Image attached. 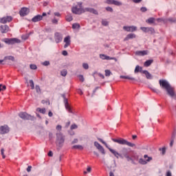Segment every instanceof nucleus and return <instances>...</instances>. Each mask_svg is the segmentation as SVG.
<instances>
[{"instance_id":"nucleus-1","label":"nucleus","mask_w":176,"mask_h":176,"mask_svg":"<svg viewBox=\"0 0 176 176\" xmlns=\"http://www.w3.org/2000/svg\"><path fill=\"white\" fill-rule=\"evenodd\" d=\"M160 85L162 89H165L167 91L168 96L170 97H174L175 93H174V88L166 80H160Z\"/></svg>"},{"instance_id":"nucleus-2","label":"nucleus","mask_w":176,"mask_h":176,"mask_svg":"<svg viewBox=\"0 0 176 176\" xmlns=\"http://www.w3.org/2000/svg\"><path fill=\"white\" fill-rule=\"evenodd\" d=\"M111 140L113 142H117V144H120V145H127V146H131V148H134V146H135V144L131 143L123 138H120V139L111 138Z\"/></svg>"},{"instance_id":"nucleus-3","label":"nucleus","mask_w":176,"mask_h":176,"mask_svg":"<svg viewBox=\"0 0 176 176\" xmlns=\"http://www.w3.org/2000/svg\"><path fill=\"white\" fill-rule=\"evenodd\" d=\"M19 118H21V119H23V120H31L32 122H34V120H36V118H35V116H31L27 112H20L19 113Z\"/></svg>"},{"instance_id":"nucleus-4","label":"nucleus","mask_w":176,"mask_h":176,"mask_svg":"<svg viewBox=\"0 0 176 176\" xmlns=\"http://www.w3.org/2000/svg\"><path fill=\"white\" fill-rule=\"evenodd\" d=\"M64 141L65 140L64 139V136L63 135V133L61 132L56 133V145L59 148H63V145H64Z\"/></svg>"},{"instance_id":"nucleus-5","label":"nucleus","mask_w":176,"mask_h":176,"mask_svg":"<svg viewBox=\"0 0 176 176\" xmlns=\"http://www.w3.org/2000/svg\"><path fill=\"white\" fill-rule=\"evenodd\" d=\"M60 97L63 98V102L65 109H67V111H68L69 113H73L72 109H71V107H69V104L68 103V98H67V94H61Z\"/></svg>"},{"instance_id":"nucleus-6","label":"nucleus","mask_w":176,"mask_h":176,"mask_svg":"<svg viewBox=\"0 0 176 176\" xmlns=\"http://www.w3.org/2000/svg\"><path fill=\"white\" fill-rule=\"evenodd\" d=\"M3 42L7 43V45H14V43H21V40L16 38H5Z\"/></svg>"},{"instance_id":"nucleus-7","label":"nucleus","mask_w":176,"mask_h":176,"mask_svg":"<svg viewBox=\"0 0 176 176\" xmlns=\"http://www.w3.org/2000/svg\"><path fill=\"white\" fill-rule=\"evenodd\" d=\"M144 158L145 160H144L143 158H140L139 160L140 164H142L143 166H145V164H148V162H151V160H152L153 159L152 157H149L146 154L144 155Z\"/></svg>"},{"instance_id":"nucleus-8","label":"nucleus","mask_w":176,"mask_h":176,"mask_svg":"<svg viewBox=\"0 0 176 176\" xmlns=\"http://www.w3.org/2000/svg\"><path fill=\"white\" fill-rule=\"evenodd\" d=\"M84 9L82 8H79L78 6H75L72 8V12L74 14H82L83 13Z\"/></svg>"},{"instance_id":"nucleus-9","label":"nucleus","mask_w":176,"mask_h":176,"mask_svg":"<svg viewBox=\"0 0 176 176\" xmlns=\"http://www.w3.org/2000/svg\"><path fill=\"white\" fill-rule=\"evenodd\" d=\"M94 145L96 146L98 151L102 153V155H105V149H104V147H102V146H101L98 142H94Z\"/></svg>"},{"instance_id":"nucleus-10","label":"nucleus","mask_w":176,"mask_h":176,"mask_svg":"<svg viewBox=\"0 0 176 176\" xmlns=\"http://www.w3.org/2000/svg\"><path fill=\"white\" fill-rule=\"evenodd\" d=\"M54 39L56 43H60V42H63V34H61L60 32H56L54 34Z\"/></svg>"},{"instance_id":"nucleus-11","label":"nucleus","mask_w":176,"mask_h":176,"mask_svg":"<svg viewBox=\"0 0 176 176\" xmlns=\"http://www.w3.org/2000/svg\"><path fill=\"white\" fill-rule=\"evenodd\" d=\"M10 131L8 125H3L0 126V134H8Z\"/></svg>"},{"instance_id":"nucleus-12","label":"nucleus","mask_w":176,"mask_h":176,"mask_svg":"<svg viewBox=\"0 0 176 176\" xmlns=\"http://www.w3.org/2000/svg\"><path fill=\"white\" fill-rule=\"evenodd\" d=\"M13 20V18L12 16H4L0 19V23L1 24H6V23H10Z\"/></svg>"},{"instance_id":"nucleus-13","label":"nucleus","mask_w":176,"mask_h":176,"mask_svg":"<svg viewBox=\"0 0 176 176\" xmlns=\"http://www.w3.org/2000/svg\"><path fill=\"white\" fill-rule=\"evenodd\" d=\"M106 3L108 5H115L116 6H122V2L116 0H106Z\"/></svg>"},{"instance_id":"nucleus-14","label":"nucleus","mask_w":176,"mask_h":176,"mask_svg":"<svg viewBox=\"0 0 176 176\" xmlns=\"http://www.w3.org/2000/svg\"><path fill=\"white\" fill-rule=\"evenodd\" d=\"M140 30H142L143 32H148L151 34H155V29H153V28L141 27Z\"/></svg>"},{"instance_id":"nucleus-15","label":"nucleus","mask_w":176,"mask_h":176,"mask_svg":"<svg viewBox=\"0 0 176 176\" xmlns=\"http://www.w3.org/2000/svg\"><path fill=\"white\" fill-rule=\"evenodd\" d=\"M86 12H89V13H93V14H96L98 15V11H97L96 9L94 8H85L83 10V13Z\"/></svg>"},{"instance_id":"nucleus-16","label":"nucleus","mask_w":176,"mask_h":176,"mask_svg":"<svg viewBox=\"0 0 176 176\" xmlns=\"http://www.w3.org/2000/svg\"><path fill=\"white\" fill-rule=\"evenodd\" d=\"M123 30L126 31L127 32H134V31H137V27L135 26H124Z\"/></svg>"},{"instance_id":"nucleus-17","label":"nucleus","mask_w":176,"mask_h":176,"mask_svg":"<svg viewBox=\"0 0 176 176\" xmlns=\"http://www.w3.org/2000/svg\"><path fill=\"white\" fill-rule=\"evenodd\" d=\"M28 13H30V11L28 10V8H22L21 9V10L19 11V14L22 17L27 16V14H28Z\"/></svg>"},{"instance_id":"nucleus-18","label":"nucleus","mask_w":176,"mask_h":176,"mask_svg":"<svg viewBox=\"0 0 176 176\" xmlns=\"http://www.w3.org/2000/svg\"><path fill=\"white\" fill-rule=\"evenodd\" d=\"M0 31L2 34H6L9 31V26L8 25H2L0 26Z\"/></svg>"},{"instance_id":"nucleus-19","label":"nucleus","mask_w":176,"mask_h":176,"mask_svg":"<svg viewBox=\"0 0 176 176\" xmlns=\"http://www.w3.org/2000/svg\"><path fill=\"white\" fill-rule=\"evenodd\" d=\"M135 54L140 56H148V50L136 51Z\"/></svg>"},{"instance_id":"nucleus-20","label":"nucleus","mask_w":176,"mask_h":176,"mask_svg":"<svg viewBox=\"0 0 176 176\" xmlns=\"http://www.w3.org/2000/svg\"><path fill=\"white\" fill-rule=\"evenodd\" d=\"M41 20L42 16L41 14L36 15L32 19L33 23H38V21H41Z\"/></svg>"},{"instance_id":"nucleus-21","label":"nucleus","mask_w":176,"mask_h":176,"mask_svg":"<svg viewBox=\"0 0 176 176\" xmlns=\"http://www.w3.org/2000/svg\"><path fill=\"white\" fill-rule=\"evenodd\" d=\"M99 57L100 58H101L102 60H114L115 58H112V57H110V56H108L104 54H100L99 55Z\"/></svg>"},{"instance_id":"nucleus-22","label":"nucleus","mask_w":176,"mask_h":176,"mask_svg":"<svg viewBox=\"0 0 176 176\" xmlns=\"http://www.w3.org/2000/svg\"><path fill=\"white\" fill-rule=\"evenodd\" d=\"M142 72L146 76V79H153V76L148 70H142Z\"/></svg>"},{"instance_id":"nucleus-23","label":"nucleus","mask_w":176,"mask_h":176,"mask_svg":"<svg viewBox=\"0 0 176 176\" xmlns=\"http://www.w3.org/2000/svg\"><path fill=\"white\" fill-rule=\"evenodd\" d=\"M109 151L117 158L119 159V155H120V153H119L118 151L112 149V148H109Z\"/></svg>"},{"instance_id":"nucleus-24","label":"nucleus","mask_w":176,"mask_h":176,"mask_svg":"<svg viewBox=\"0 0 176 176\" xmlns=\"http://www.w3.org/2000/svg\"><path fill=\"white\" fill-rule=\"evenodd\" d=\"M153 63V59L147 60L144 63V67H150Z\"/></svg>"},{"instance_id":"nucleus-25","label":"nucleus","mask_w":176,"mask_h":176,"mask_svg":"<svg viewBox=\"0 0 176 176\" xmlns=\"http://www.w3.org/2000/svg\"><path fill=\"white\" fill-rule=\"evenodd\" d=\"M134 38H135V34L133 33H131L126 35V38H124V41H129V39H133Z\"/></svg>"},{"instance_id":"nucleus-26","label":"nucleus","mask_w":176,"mask_h":176,"mask_svg":"<svg viewBox=\"0 0 176 176\" xmlns=\"http://www.w3.org/2000/svg\"><path fill=\"white\" fill-rule=\"evenodd\" d=\"M121 79H129V80H135V78L131 77L130 76H120Z\"/></svg>"},{"instance_id":"nucleus-27","label":"nucleus","mask_w":176,"mask_h":176,"mask_svg":"<svg viewBox=\"0 0 176 176\" xmlns=\"http://www.w3.org/2000/svg\"><path fill=\"white\" fill-rule=\"evenodd\" d=\"M98 140L100 141V142H102V144H104V145L106 146V148H107V149H111L110 148L109 146H108V144H107V142H105V141H104L102 139L100 138H98Z\"/></svg>"},{"instance_id":"nucleus-28","label":"nucleus","mask_w":176,"mask_h":176,"mask_svg":"<svg viewBox=\"0 0 176 176\" xmlns=\"http://www.w3.org/2000/svg\"><path fill=\"white\" fill-rule=\"evenodd\" d=\"M72 149H78L79 151H83V146H82V145H74L72 147Z\"/></svg>"},{"instance_id":"nucleus-29","label":"nucleus","mask_w":176,"mask_h":176,"mask_svg":"<svg viewBox=\"0 0 176 176\" xmlns=\"http://www.w3.org/2000/svg\"><path fill=\"white\" fill-rule=\"evenodd\" d=\"M64 42H65V43L71 45V36H67L65 37Z\"/></svg>"},{"instance_id":"nucleus-30","label":"nucleus","mask_w":176,"mask_h":176,"mask_svg":"<svg viewBox=\"0 0 176 176\" xmlns=\"http://www.w3.org/2000/svg\"><path fill=\"white\" fill-rule=\"evenodd\" d=\"M135 74H137L138 72H142V67H140V65H137L134 70Z\"/></svg>"},{"instance_id":"nucleus-31","label":"nucleus","mask_w":176,"mask_h":176,"mask_svg":"<svg viewBox=\"0 0 176 176\" xmlns=\"http://www.w3.org/2000/svg\"><path fill=\"white\" fill-rule=\"evenodd\" d=\"M166 21L170 23V24L176 23V18L170 17L166 19Z\"/></svg>"},{"instance_id":"nucleus-32","label":"nucleus","mask_w":176,"mask_h":176,"mask_svg":"<svg viewBox=\"0 0 176 176\" xmlns=\"http://www.w3.org/2000/svg\"><path fill=\"white\" fill-rule=\"evenodd\" d=\"M146 23H148V24H153L155 23V18L150 17L146 21Z\"/></svg>"},{"instance_id":"nucleus-33","label":"nucleus","mask_w":176,"mask_h":176,"mask_svg":"<svg viewBox=\"0 0 176 176\" xmlns=\"http://www.w3.org/2000/svg\"><path fill=\"white\" fill-rule=\"evenodd\" d=\"M102 25H104V27H108V25H109V22H108L107 19H103L102 20Z\"/></svg>"},{"instance_id":"nucleus-34","label":"nucleus","mask_w":176,"mask_h":176,"mask_svg":"<svg viewBox=\"0 0 176 176\" xmlns=\"http://www.w3.org/2000/svg\"><path fill=\"white\" fill-rule=\"evenodd\" d=\"M36 111H38V112H40V113H43V115H45V113H46V109L43 108H37Z\"/></svg>"},{"instance_id":"nucleus-35","label":"nucleus","mask_w":176,"mask_h":176,"mask_svg":"<svg viewBox=\"0 0 176 176\" xmlns=\"http://www.w3.org/2000/svg\"><path fill=\"white\" fill-rule=\"evenodd\" d=\"M35 89H36V91L37 94H41L42 91H41V87H39V85H36Z\"/></svg>"},{"instance_id":"nucleus-36","label":"nucleus","mask_w":176,"mask_h":176,"mask_svg":"<svg viewBox=\"0 0 176 176\" xmlns=\"http://www.w3.org/2000/svg\"><path fill=\"white\" fill-rule=\"evenodd\" d=\"M4 60H10L11 61H14V56H5Z\"/></svg>"},{"instance_id":"nucleus-37","label":"nucleus","mask_w":176,"mask_h":176,"mask_svg":"<svg viewBox=\"0 0 176 176\" xmlns=\"http://www.w3.org/2000/svg\"><path fill=\"white\" fill-rule=\"evenodd\" d=\"M72 28L73 30L80 28V25H79L78 23H73Z\"/></svg>"},{"instance_id":"nucleus-38","label":"nucleus","mask_w":176,"mask_h":176,"mask_svg":"<svg viewBox=\"0 0 176 176\" xmlns=\"http://www.w3.org/2000/svg\"><path fill=\"white\" fill-rule=\"evenodd\" d=\"M104 72H105V76H111V75H112V72H111V70L109 69H106Z\"/></svg>"},{"instance_id":"nucleus-39","label":"nucleus","mask_w":176,"mask_h":176,"mask_svg":"<svg viewBox=\"0 0 176 176\" xmlns=\"http://www.w3.org/2000/svg\"><path fill=\"white\" fill-rule=\"evenodd\" d=\"M160 152H162V155H166V147L159 148Z\"/></svg>"},{"instance_id":"nucleus-40","label":"nucleus","mask_w":176,"mask_h":176,"mask_svg":"<svg viewBox=\"0 0 176 176\" xmlns=\"http://www.w3.org/2000/svg\"><path fill=\"white\" fill-rule=\"evenodd\" d=\"M29 83L30 84L32 90L35 89V85H34V80H30Z\"/></svg>"},{"instance_id":"nucleus-41","label":"nucleus","mask_w":176,"mask_h":176,"mask_svg":"<svg viewBox=\"0 0 176 176\" xmlns=\"http://www.w3.org/2000/svg\"><path fill=\"white\" fill-rule=\"evenodd\" d=\"M42 65H44V67H47V66L50 65V61L45 60L42 63Z\"/></svg>"},{"instance_id":"nucleus-42","label":"nucleus","mask_w":176,"mask_h":176,"mask_svg":"<svg viewBox=\"0 0 176 176\" xmlns=\"http://www.w3.org/2000/svg\"><path fill=\"white\" fill-rule=\"evenodd\" d=\"M67 72L65 69H63L60 72L61 76H67Z\"/></svg>"},{"instance_id":"nucleus-43","label":"nucleus","mask_w":176,"mask_h":176,"mask_svg":"<svg viewBox=\"0 0 176 176\" xmlns=\"http://www.w3.org/2000/svg\"><path fill=\"white\" fill-rule=\"evenodd\" d=\"M72 20H74V18H72V16L69 15L66 16V21H67L69 23L72 21Z\"/></svg>"},{"instance_id":"nucleus-44","label":"nucleus","mask_w":176,"mask_h":176,"mask_svg":"<svg viewBox=\"0 0 176 176\" xmlns=\"http://www.w3.org/2000/svg\"><path fill=\"white\" fill-rule=\"evenodd\" d=\"M71 130H75V129H78V125L76 124H73L70 126Z\"/></svg>"},{"instance_id":"nucleus-45","label":"nucleus","mask_w":176,"mask_h":176,"mask_svg":"<svg viewBox=\"0 0 176 176\" xmlns=\"http://www.w3.org/2000/svg\"><path fill=\"white\" fill-rule=\"evenodd\" d=\"M30 69H36L37 67H36V65H35V64H31L30 65Z\"/></svg>"},{"instance_id":"nucleus-46","label":"nucleus","mask_w":176,"mask_h":176,"mask_svg":"<svg viewBox=\"0 0 176 176\" xmlns=\"http://www.w3.org/2000/svg\"><path fill=\"white\" fill-rule=\"evenodd\" d=\"M78 79L80 80V82H85V77H83V75H79Z\"/></svg>"},{"instance_id":"nucleus-47","label":"nucleus","mask_w":176,"mask_h":176,"mask_svg":"<svg viewBox=\"0 0 176 176\" xmlns=\"http://www.w3.org/2000/svg\"><path fill=\"white\" fill-rule=\"evenodd\" d=\"M45 32H47L48 34H50L52 31L51 28H45Z\"/></svg>"},{"instance_id":"nucleus-48","label":"nucleus","mask_w":176,"mask_h":176,"mask_svg":"<svg viewBox=\"0 0 176 176\" xmlns=\"http://www.w3.org/2000/svg\"><path fill=\"white\" fill-rule=\"evenodd\" d=\"M82 67L84 68V69H89V64L83 63L82 64Z\"/></svg>"},{"instance_id":"nucleus-49","label":"nucleus","mask_w":176,"mask_h":176,"mask_svg":"<svg viewBox=\"0 0 176 176\" xmlns=\"http://www.w3.org/2000/svg\"><path fill=\"white\" fill-rule=\"evenodd\" d=\"M146 10H148V9L146 8V7H142L140 8V11L142 12V13H145V12H146Z\"/></svg>"},{"instance_id":"nucleus-50","label":"nucleus","mask_w":176,"mask_h":176,"mask_svg":"<svg viewBox=\"0 0 176 176\" xmlns=\"http://www.w3.org/2000/svg\"><path fill=\"white\" fill-rule=\"evenodd\" d=\"M98 89H100V87H96L94 91H93V93H92V95H91V97H94V94H96V91H97V90H98Z\"/></svg>"},{"instance_id":"nucleus-51","label":"nucleus","mask_w":176,"mask_h":176,"mask_svg":"<svg viewBox=\"0 0 176 176\" xmlns=\"http://www.w3.org/2000/svg\"><path fill=\"white\" fill-rule=\"evenodd\" d=\"M106 10L107 12H113V9L112 8V7H106Z\"/></svg>"},{"instance_id":"nucleus-52","label":"nucleus","mask_w":176,"mask_h":176,"mask_svg":"<svg viewBox=\"0 0 176 176\" xmlns=\"http://www.w3.org/2000/svg\"><path fill=\"white\" fill-rule=\"evenodd\" d=\"M125 159H126L127 162H131L133 160V158L129 155H125Z\"/></svg>"},{"instance_id":"nucleus-53","label":"nucleus","mask_w":176,"mask_h":176,"mask_svg":"<svg viewBox=\"0 0 176 176\" xmlns=\"http://www.w3.org/2000/svg\"><path fill=\"white\" fill-rule=\"evenodd\" d=\"M62 129H63V126L61 125H57L56 127V129L58 130V131H61Z\"/></svg>"},{"instance_id":"nucleus-54","label":"nucleus","mask_w":176,"mask_h":176,"mask_svg":"<svg viewBox=\"0 0 176 176\" xmlns=\"http://www.w3.org/2000/svg\"><path fill=\"white\" fill-rule=\"evenodd\" d=\"M52 23L53 24H58V20L56 19V18H54V19L52 20Z\"/></svg>"},{"instance_id":"nucleus-55","label":"nucleus","mask_w":176,"mask_h":176,"mask_svg":"<svg viewBox=\"0 0 176 176\" xmlns=\"http://www.w3.org/2000/svg\"><path fill=\"white\" fill-rule=\"evenodd\" d=\"M62 54L63 56H68V52H67L66 50H64L62 52Z\"/></svg>"},{"instance_id":"nucleus-56","label":"nucleus","mask_w":176,"mask_h":176,"mask_svg":"<svg viewBox=\"0 0 176 176\" xmlns=\"http://www.w3.org/2000/svg\"><path fill=\"white\" fill-rule=\"evenodd\" d=\"M42 104H50V102L47 101V100H43L41 101Z\"/></svg>"},{"instance_id":"nucleus-57","label":"nucleus","mask_w":176,"mask_h":176,"mask_svg":"<svg viewBox=\"0 0 176 176\" xmlns=\"http://www.w3.org/2000/svg\"><path fill=\"white\" fill-rule=\"evenodd\" d=\"M31 168H32V166H28L26 170L28 171V173H30L31 171Z\"/></svg>"},{"instance_id":"nucleus-58","label":"nucleus","mask_w":176,"mask_h":176,"mask_svg":"<svg viewBox=\"0 0 176 176\" xmlns=\"http://www.w3.org/2000/svg\"><path fill=\"white\" fill-rule=\"evenodd\" d=\"M48 156H50V157H53V151H50L48 152Z\"/></svg>"},{"instance_id":"nucleus-59","label":"nucleus","mask_w":176,"mask_h":176,"mask_svg":"<svg viewBox=\"0 0 176 176\" xmlns=\"http://www.w3.org/2000/svg\"><path fill=\"white\" fill-rule=\"evenodd\" d=\"M98 76H100V78H102V79H104L105 78V76H104V74H102L101 73H99Z\"/></svg>"},{"instance_id":"nucleus-60","label":"nucleus","mask_w":176,"mask_h":176,"mask_svg":"<svg viewBox=\"0 0 176 176\" xmlns=\"http://www.w3.org/2000/svg\"><path fill=\"white\" fill-rule=\"evenodd\" d=\"M72 144H78V139H74L72 142Z\"/></svg>"},{"instance_id":"nucleus-61","label":"nucleus","mask_w":176,"mask_h":176,"mask_svg":"<svg viewBox=\"0 0 176 176\" xmlns=\"http://www.w3.org/2000/svg\"><path fill=\"white\" fill-rule=\"evenodd\" d=\"M3 90H6V85H3L1 87V91H3Z\"/></svg>"},{"instance_id":"nucleus-62","label":"nucleus","mask_w":176,"mask_h":176,"mask_svg":"<svg viewBox=\"0 0 176 176\" xmlns=\"http://www.w3.org/2000/svg\"><path fill=\"white\" fill-rule=\"evenodd\" d=\"M166 176H171V171L168 170V171L166 172Z\"/></svg>"},{"instance_id":"nucleus-63","label":"nucleus","mask_w":176,"mask_h":176,"mask_svg":"<svg viewBox=\"0 0 176 176\" xmlns=\"http://www.w3.org/2000/svg\"><path fill=\"white\" fill-rule=\"evenodd\" d=\"M48 116H50V118H52V116H53V113L52 111H49Z\"/></svg>"},{"instance_id":"nucleus-64","label":"nucleus","mask_w":176,"mask_h":176,"mask_svg":"<svg viewBox=\"0 0 176 176\" xmlns=\"http://www.w3.org/2000/svg\"><path fill=\"white\" fill-rule=\"evenodd\" d=\"M82 2H80V3H78V8H82Z\"/></svg>"}]
</instances>
